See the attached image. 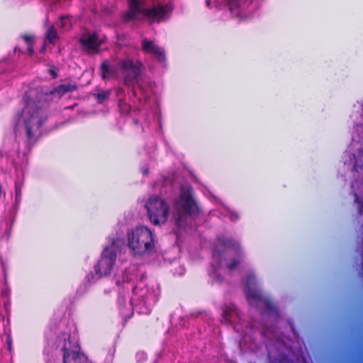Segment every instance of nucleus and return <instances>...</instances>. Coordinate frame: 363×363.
I'll use <instances>...</instances> for the list:
<instances>
[{"mask_svg":"<svg viewBox=\"0 0 363 363\" xmlns=\"http://www.w3.org/2000/svg\"><path fill=\"white\" fill-rule=\"evenodd\" d=\"M45 101V94L41 87H32L26 94L25 106L19 115L18 125L25 130L29 140L37 136L47 118L44 110Z\"/></svg>","mask_w":363,"mask_h":363,"instance_id":"f257e3e1","label":"nucleus"},{"mask_svg":"<svg viewBox=\"0 0 363 363\" xmlns=\"http://www.w3.org/2000/svg\"><path fill=\"white\" fill-rule=\"evenodd\" d=\"M129 10L125 15L127 20H142L144 18L152 21H160L171 11L166 4L156 0H128Z\"/></svg>","mask_w":363,"mask_h":363,"instance_id":"f03ea898","label":"nucleus"},{"mask_svg":"<svg viewBox=\"0 0 363 363\" xmlns=\"http://www.w3.org/2000/svg\"><path fill=\"white\" fill-rule=\"evenodd\" d=\"M128 245L134 255H146L155 247L152 231L145 226L134 228L128 234Z\"/></svg>","mask_w":363,"mask_h":363,"instance_id":"7ed1b4c3","label":"nucleus"},{"mask_svg":"<svg viewBox=\"0 0 363 363\" xmlns=\"http://www.w3.org/2000/svg\"><path fill=\"white\" fill-rule=\"evenodd\" d=\"M196 206L191 197V190L189 187H182L179 199L174 203V211L172 215V221L179 228L184 227L190 215L196 211Z\"/></svg>","mask_w":363,"mask_h":363,"instance_id":"20e7f679","label":"nucleus"},{"mask_svg":"<svg viewBox=\"0 0 363 363\" xmlns=\"http://www.w3.org/2000/svg\"><path fill=\"white\" fill-rule=\"evenodd\" d=\"M150 222L155 225L164 224L169 216V206L166 201L158 196H151L145 204Z\"/></svg>","mask_w":363,"mask_h":363,"instance_id":"39448f33","label":"nucleus"},{"mask_svg":"<svg viewBox=\"0 0 363 363\" xmlns=\"http://www.w3.org/2000/svg\"><path fill=\"white\" fill-rule=\"evenodd\" d=\"M120 241H113L111 246L105 248L101 254V259L95 266L96 274L99 277L108 275L114 266L116 257V247L119 245Z\"/></svg>","mask_w":363,"mask_h":363,"instance_id":"423d86ee","label":"nucleus"},{"mask_svg":"<svg viewBox=\"0 0 363 363\" xmlns=\"http://www.w3.org/2000/svg\"><path fill=\"white\" fill-rule=\"evenodd\" d=\"M142 65L139 62H134L127 58L120 62V68L124 74V81L126 84H138V77L141 72Z\"/></svg>","mask_w":363,"mask_h":363,"instance_id":"0eeeda50","label":"nucleus"},{"mask_svg":"<svg viewBox=\"0 0 363 363\" xmlns=\"http://www.w3.org/2000/svg\"><path fill=\"white\" fill-rule=\"evenodd\" d=\"M102 42L103 39L96 33L90 32L84 33L80 39L83 50L89 54L97 52Z\"/></svg>","mask_w":363,"mask_h":363,"instance_id":"6e6552de","label":"nucleus"},{"mask_svg":"<svg viewBox=\"0 0 363 363\" xmlns=\"http://www.w3.org/2000/svg\"><path fill=\"white\" fill-rule=\"evenodd\" d=\"M142 49L145 53L153 55L160 61H163L165 58L163 49L157 46L152 40L147 39L143 40Z\"/></svg>","mask_w":363,"mask_h":363,"instance_id":"1a4fd4ad","label":"nucleus"},{"mask_svg":"<svg viewBox=\"0 0 363 363\" xmlns=\"http://www.w3.org/2000/svg\"><path fill=\"white\" fill-rule=\"evenodd\" d=\"M63 357L64 363H89L87 357L84 354L79 352L77 347L74 350L65 348Z\"/></svg>","mask_w":363,"mask_h":363,"instance_id":"9d476101","label":"nucleus"},{"mask_svg":"<svg viewBox=\"0 0 363 363\" xmlns=\"http://www.w3.org/2000/svg\"><path fill=\"white\" fill-rule=\"evenodd\" d=\"M77 88L76 85L72 83H65L60 84L52 89L50 93L53 95L57 96L58 98L62 97L67 92H71L75 90Z\"/></svg>","mask_w":363,"mask_h":363,"instance_id":"9b49d317","label":"nucleus"},{"mask_svg":"<svg viewBox=\"0 0 363 363\" xmlns=\"http://www.w3.org/2000/svg\"><path fill=\"white\" fill-rule=\"evenodd\" d=\"M247 298L250 304L258 306L259 302H262V297L260 294L253 289H248L247 291Z\"/></svg>","mask_w":363,"mask_h":363,"instance_id":"f8f14e48","label":"nucleus"},{"mask_svg":"<svg viewBox=\"0 0 363 363\" xmlns=\"http://www.w3.org/2000/svg\"><path fill=\"white\" fill-rule=\"evenodd\" d=\"M101 76L104 79H108L116 77V71L111 68L106 62L101 65Z\"/></svg>","mask_w":363,"mask_h":363,"instance_id":"ddd939ff","label":"nucleus"},{"mask_svg":"<svg viewBox=\"0 0 363 363\" xmlns=\"http://www.w3.org/2000/svg\"><path fill=\"white\" fill-rule=\"evenodd\" d=\"M235 315H237L236 309L234 307H228L223 312V320L226 323H231L234 320Z\"/></svg>","mask_w":363,"mask_h":363,"instance_id":"4468645a","label":"nucleus"},{"mask_svg":"<svg viewBox=\"0 0 363 363\" xmlns=\"http://www.w3.org/2000/svg\"><path fill=\"white\" fill-rule=\"evenodd\" d=\"M251 0H229V7L231 10L248 4Z\"/></svg>","mask_w":363,"mask_h":363,"instance_id":"2eb2a0df","label":"nucleus"},{"mask_svg":"<svg viewBox=\"0 0 363 363\" xmlns=\"http://www.w3.org/2000/svg\"><path fill=\"white\" fill-rule=\"evenodd\" d=\"M46 38L51 43H55L57 40V35L56 31L52 28H50L46 34Z\"/></svg>","mask_w":363,"mask_h":363,"instance_id":"dca6fc26","label":"nucleus"},{"mask_svg":"<svg viewBox=\"0 0 363 363\" xmlns=\"http://www.w3.org/2000/svg\"><path fill=\"white\" fill-rule=\"evenodd\" d=\"M110 92L108 91H101L95 94L98 101L101 103L106 99H107L109 96Z\"/></svg>","mask_w":363,"mask_h":363,"instance_id":"f3484780","label":"nucleus"},{"mask_svg":"<svg viewBox=\"0 0 363 363\" xmlns=\"http://www.w3.org/2000/svg\"><path fill=\"white\" fill-rule=\"evenodd\" d=\"M24 40L28 44V50L30 52V54H32L33 52V48H32V43L33 41V37L32 35H25L23 37Z\"/></svg>","mask_w":363,"mask_h":363,"instance_id":"a211bd4d","label":"nucleus"},{"mask_svg":"<svg viewBox=\"0 0 363 363\" xmlns=\"http://www.w3.org/2000/svg\"><path fill=\"white\" fill-rule=\"evenodd\" d=\"M60 26L65 29H69L71 27V21L68 17H63L60 19Z\"/></svg>","mask_w":363,"mask_h":363,"instance_id":"6ab92c4d","label":"nucleus"},{"mask_svg":"<svg viewBox=\"0 0 363 363\" xmlns=\"http://www.w3.org/2000/svg\"><path fill=\"white\" fill-rule=\"evenodd\" d=\"M240 257L236 259H233L230 263L227 264V267L230 270H233L235 268V267L238 265V264L240 262Z\"/></svg>","mask_w":363,"mask_h":363,"instance_id":"aec40b11","label":"nucleus"},{"mask_svg":"<svg viewBox=\"0 0 363 363\" xmlns=\"http://www.w3.org/2000/svg\"><path fill=\"white\" fill-rule=\"evenodd\" d=\"M234 253V250L230 249V248H228L224 253L223 255V257L225 258L226 257H230V256L233 255V254Z\"/></svg>","mask_w":363,"mask_h":363,"instance_id":"412c9836","label":"nucleus"},{"mask_svg":"<svg viewBox=\"0 0 363 363\" xmlns=\"http://www.w3.org/2000/svg\"><path fill=\"white\" fill-rule=\"evenodd\" d=\"M50 72L53 78H55L57 77V74L53 69H50Z\"/></svg>","mask_w":363,"mask_h":363,"instance_id":"4be33fe9","label":"nucleus"},{"mask_svg":"<svg viewBox=\"0 0 363 363\" xmlns=\"http://www.w3.org/2000/svg\"><path fill=\"white\" fill-rule=\"evenodd\" d=\"M7 344H8L9 350H11V340L9 338H8V340H7Z\"/></svg>","mask_w":363,"mask_h":363,"instance_id":"5701e85b","label":"nucleus"},{"mask_svg":"<svg viewBox=\"0 0 363 363\" xmlns=\"http://www.w3.org/2000/svg\"><path fill=\"white\" fill-rule=\"evenodd\" d=\"M238 218V215H234L233 217H232L233 220H235Z\"/></svg>","mask_w":363,"mask_h":363,"instance_id":"b1692460","label":"nucleus"},{"mask_svg":"<svg viewBox=\"0 0 363 363\" xmlns=\"http://www.w3.org/2000/svg\"><path fill=\"white\" fill-rule=\"evenodd\" d=\"M214 257L219 259V255H217L216 253H214Z\"/></svg>","mask_w":363,"mask_h":363,"instance_id":"393cba45","label":"nucleus"},{"mask_svg":"<svg viewBox=\"0 0 363 363\" xmlns=\"http://www.w3.org/2000/svg\"><path fill=\"white\" fill-rule=\"evenodd\" d=\"M123 111L128 112V108H127V109H125V110H123Z\"/></svg>","mask_w":363,"mask_h":363,"instance_id":"a878e982","label":"nucleus"},{"mask_svg":"<svg viewBox=\"0 0 363 363\" xmlns=\"http://www.w3.org/2000/svg\"><path fill=\"white\" fill-rule=\"evenodd\" d=\"M362 159H363V155H362Z\"/></svg>","mask_w":363,"mask_h":363,"instance_id":"bb28decb","label":"nucleus"}]
</instances>
